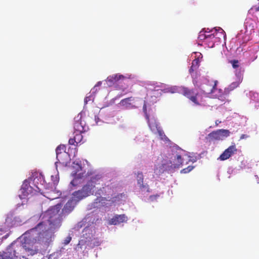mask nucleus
I'll return each mask as SVG.
<instances>
[{"label":"nucleus","instance_id":"nucleus-1","mask_svg":"<svg viewBox=\"0 0 259 259\" xmlns=\"http://www.w3.org/2000/svg\"><path fill=\"white\" fill-rule=\"evenodd\" d=\"M52 237V232L47 230V225L45 222L38 223L34 227L26 231L21 236V244L18 246L22 247V250H24L27 254L33 255L38 252V248L35 244L39 241L46 239V241L49 238Z\"/></svg>","mask_w":259,"mask_h":259},{"label":"nucleus","instance_id":"nucleus-2","mask_svg":"<svg viewBox=\"0 0 259 259\" xmlns=\"http://www.w3.org/2000/svg\"><path fill=\"white\" fill-rule=\"evenodd\" d=\"M103 181L101 175H96L92 176L81 190L75 191L72 193L73 200L77 202L90 195L93 194L96 186L99 185H103Z\"/></svg>","mask_w":259,"mask_h":259},{"label":"nucleus","instance_id":"nucleus-3","mask_svg":"<svg viewBox=\"0 0 259 259\" xmlns=\"http://www.w3.org/2000/svg\"><path fill=\"white\" fill-rule=\"evenodd\" d=\"M62 205L60 203H58L52 207H51L48 211L47 214L49 215V222H50V225H51L50 229H47V230H49V231L52 232V236L53 235L54 232H53V229L54 230L55 228L53 227V226L55 225V224L56 222H58L59 223V212L61 209L62 208ZM46 224V223H45ZM47 226V225L46 224Z\"/></svg>","mask_w":259,"mask_h":259},{"label":"nucleus","instance_id":"nucleus-4","mask_svg":"<svg viewBox=\"0 0 259 259\" xmlns=\"http://www.w3.org/2000/svg\"><path fill=\"white\" fill-rule=\"evenodd\" d=\"M21 251L22 247L18 246V245H12L8 247L6 251H3L0 255L2 259H15L21 257L24 258L25 257L22 255Z\"/></svg>","mask_w":259,"mask_h":259},{"label":"nucleus","instance_id":"nucleus-5","mask_svg":"<svg viewBox=\"0 0 259 259\" xmlns=\"http://www.w3.org/2000/svg\"><path fill=\"white\" fill-rule=\"evenodd\" d=\"M230 132L228 130L220 129L213 131L207 135L209 141L223 140L230 136Z\"/></svg>","mask_w":259,"mask_h":259},{"label":"nucleus","instance_id":"nucleus-6","mask_svg":"<svg viewBox=\"0 0 259 259\" xmlns=\"http://www.w3.org/2000/svg\"><path fill=\"white\" fill-rule=\"evenodd\" d=\"M185 151L179 147L176 148L172 150L171 159L174 162L175 168H178L183 164V159L182 156Z\"/></svg>","mask_w":259,"mask_h":259},{"label":"nucleus","instance_id":"nucleus-7","mask_svg":"<svg viewBox=\"0 0 259 259\" xmlns=\"http://www.w3.org/2000/svg\"><path fill=\"white\" fill-rule=\"evenodd\" d=\"M218 83L217 80H207L205 83L201 85L200 89L204 94L214 93L215 90H217Z\"/></svg>","mask_w":259,"mask_h":259},{"label":"nucleus","instance_id":"nucleus-8","mask_svg":"<svg viewBox=\"0 0 259 259\" xmlns=\"http://www.w3.org/2000/svg\"><path fill=\"white\" fill-rule=\"evenodd\" d=\"M211 31L213 32V33L210 34H206L205 32H206V31H200L198 38L201 40H205V41H208V40L209 39H213L214 38H217L216 36L218 33L217 31H220L219 33H220L221 35H224V33H225L223 29L220 27H219L218 29L214 28L213 29L211 30Z\"/></svg>","mask_w":259,"mask_h":259},{"label":"nucleus","instance_id":"nucleus-9","mask_svg":"<svg viewBox=\"0 0 259 259\" xmlns=\"http://www.w3.org/2000/svg\"><path fill=\"white\" fill-rule=\"evenodd\" d=\"M181 92L184 96L188 98L195 104L197 105H199V103L198 101L197 98L198 95V93L197 92L196 93L193 90L189 89L186 87H183L182 88Z\"/></svg>","mask_w":259,"mask_h":259},{"label":"nucleus","instance_id":"nucleus-10","mask_svg":"<svg viewBox=\"0 0 259 259\" xmlns=\"http://www.w3.org/2000/svg\"><path fill=\"white\" fill-rule=\"evenodd\" d=\"M56 158L60 163H64L66 162L63 157H67V153L66 152V146L64 145H59L56 149Z\"/></svg>","mask_w":259,"mask_h":259},{"label":"nucleus","instance_id":"nucleus-11","mask_svg":"<svg viewBox=\"0 0 259 259\" xmlns=\"http://www.w3.org/2000/svg\"><path fill=\"white\" fill-rule=\"evenodd\" d=\"M237 151L235 144L234 143L231 146L226 149L223 153L220 156L219 159L222 161L229 159Z\"/></svg>","mask_w":259,"mask_h":259},{"label":"nucleus","instance_id":"nucleus-12","mask_svg":"<svg viewBox=\"0 0 259 259\" xmlns=\"http://www.w3.org/2000/svg\"><path fill=\"white\" fill-rule=\"evenodd\" d=\"M137 184L140 189L142 191H146L150 192V188L147 184H144V176L142 172H138L137 174Z\"/></svg>","mask_w":259,"mask_h":259},{"label":"nucleus","instance_id":"nucleus-13","mask_svg":"<svg viewBox=\"0 0 259 259\" xmlns=\"http://www.w3.org/2000/svg\"><path fill=\"white\" fill-rule=\"evenodd\" d=\"M127 220V218L125 214H116L109 221V224L117 225L126 222Z\"/></svg>","mask_w":259,"mask_h":259},{"label":"nucleus","instance_id":"nucleus-14","mask_svg":"<svg viewBox=\"0 0 259 259\" xmlns=\"http://www.w3.org/2000/svg\"><path fill=\"white\" fill-rule=\"evenodd\" d=\"M21 190L24 195L27 196L32 193L33 188L30 186L27 180H25L22 185Z\"/></svg>","mask_w":259,"mask_h":259},{"label":"nucleus","instance_id":"nucleus-15","mask_svg":"<svg viewBox=\"0 0 259 259\" xmlns=\"http://www.w3.org/2000/svg\"><path fill=\"white\" fill-rule=\"evenodd\" d=\"M77 202H75L74 200H73L72 198L71 199L69 200L65 205L64 208L63 209V211L65 213H70L71 211L74 209L75 205L76 204Z\"/></svg>","mask_w":259,"mask_h":259},{"label":"nucleus","instance_id":"nucleus-16","mask_svg":"<svg viewBox=\"0 0 259 259\" xmlns=\"http://www.w3.org/2000/svg\"><path fill=\"white\" fill-rule=\"evenodd\" d=\"M200 58H202L201 54H200L199 56L197 58L192 61L191 66L189 70L190 74H192L199 68L200 62Z\"/></svg>","mask_w":259,"mask_h":259},{"label":"nucleus","instance_id":"nucleus-17","mask_svg":"<svg viewBox=\"0 0 259 259\" xmlns=\"http://www.w3.org/2000/svg\"><path fill=\"white\" fill-rule=\"evenodd\" d=\"M73 127L75 131L74 133H83L85 131L81 122L79 120L74 121Z\"/></svg>","mask_w":259,"mask_h":259},{"label":"nucleus","instance_id":"nucleus-18","mask_svg":"<svg viewBox=\"0 0 259 259\" xmlns=\"http://www.w3.org/2000/svg\"><path fill=\"white\" fill-rule=\"evenodd\" d=\"M124 78V76L121 74H116L111 76H109L107 77V80L108 82L114 83V82H116L120 79H123Z\"/></svg>","mask_w":259,"mask_h":259},{"label":"nucleus","instance_id":"nucleus-19","mask_svg":"<svg viewBox=\"0 0 259 259\" xmlns=\"http://www.w3.org/2000/svg\"><path fill=\"white\" fill-rule=\"evenodd\" d=\"M231 91H232V90H231L228 87L225 89L224 91H223V93H222L221 94H215L214 97L220 100H224L226 97L228 96Z\"/></svg>","mask_w":259,"mask_h":259},{"label":"nucleus","instance_id":"nucleus-20","mask_svg":"<svg viewBox=\"0 0 259 259\" xmlns=\"http://www.w3.org/2000/svg\"><path fill=\"white\" fill-rule=\"evenodd\" d=\"M146 119L147 120L149 126L152 131H154L158 127V125L157 124L155 120L153 119L150 120L149 119V115L147 113H146Z\"/></svg>","mask_w":259,"mask_h":259},{"label":"nucleus","instance_id":"nucleus-21","mask_svg":"<svg viewBox=\"0 0 259 259\" xmlns=\"http://www.w3.org/2000/svg\"><path fill=\"white\" fill-rule=\"evenodd\" d=\"M44 193L45 194H44V196L49 199L53 200L58 198V196H54L53 195V194L55 193V192L53 190V188H52L51 192L46 191L45 192H44Z\"/></svg>","mask_w":259,"mask_h":259},{"label":"nucleus","instance_id":"nucleus-22","mask_svg":"<svg viewBox=\"0 0 259 259\" xmlns=\"http://www.w3.org/2000/svg\"><path fill=\"white\" fill-rule=\"evenodd\" d=\"M220 31H217L218 35H217V38H214L213 39H209L208 40V41H206L207 46L209 48H212L214 47V42L216 41L217 39L219 38L220 36H222L223 35H221L220 33H219Z\"/></svg>","mask_w":259,"mask_h":259},{"label":"nucleus","instance_id":"nucleus-23","mask_svg":"<svg viewBox=\"0 0 259 259\" xmlns=\"http://www.w3.org/2000/svg\"><path fill=\"white\" fill-rule=\"evenodd\" d=\"M156 130H157L158 135L161 140H164L167 139V137L164 134V132L160 128V127L158 126Z\"/></svg>","mask_w":259,"mask_h":259},{"label":"nucleus","instance_id":"nucleus-24","mask_svg":"<svg viewBox=\"0 0 259 259\" xmlns=\"http://www.w3.org/2000/svg\"><path fill=\"white\" fill-rule=\"evenodd\" d=\"M73 168H75V170L73 171L72 172V174L73 175L76 176L77 172L78 171H79L81 170L82 167L81 165L80 164L78 163H75V162L73 163Z\"/></svg>","mask_w":259,"mask_h":259},{"label":"nucleus","instance_id":"nucleus-25","mask_svg":"<svg viewBox=\"0 0 259 259\" xmlns=\"http://www.w3.org/2000/svg\"><path fill=\"white\" fill-rule=\"evenodd\" d=\"M241 81L240 80V79H239L238 81L233 82L230 84V85H229V89H231V90H234L235 89H236L237 87L239 86Z\"/></svg>","mask_w":259,"mask_h":259},{"label":"nucleus","instance_id":"nucleus-26","mask_svg":"<svg viewBox=\"0 0 259 259\" xmlns=\"http://www.w3.org/2000/svg\"><path fill=\"white\" fill-rule=\"evenodd\" d=\"M75 133V136H74V138H75V139L76 140V144H78L79 143H80L81 140H82V136L81 135V133Z\"/></svg>","mask_w":259,"mask_h":259},{"label":"nucleus","instance_id":"nucleus-27","mask_svg":"<svg viewBox=\"0 0 259 259\" xmlns=\"http://www.w3.org/2000/svg\"><path fill=\"white\" fill-rule=\"evenodd\" d=\"M52 181L53 182V184L54 186H56L59 181V177L58 175H56L55 176H51Z\"/></svg>","mask_w":259,"mask_h":259},{"label":"nucleus","instance_id":"nucleus-28","mask_svg":"<svg viewBox=\"0 0 259 259\" xmlns=\"http://www.w3.org/2000/svg\"><path fill=\"white\" fill-rule=\"evenodd\" d=\"M194 168V166L189 165L187 167L184 168L181 170V173L182 174H187L190 171H191Z\"/></svg>","mask_w":259,"mask_h":259},{"label":"nucleus","instance_id":"nucleus-29","mask_svg":"<svg viewBox=\"0 0 259 259\" xmlns=\"http://www.w3.org/2000/svg\"><path fill=\"white\" fill-rule=\"evenodd\" d=\"M230 63L232 64L234 68H237L239 66V62L237 60H233L230 61Z\"/></svg>","mask_w":259,"mask_h":259},{"label":"nucleus","instance_id":"nucleus-30","mask_svg":"<svg viewBox=\"0 0 259 259\" xmlns=\"http://www.w3.org/2000/svg\"><path fill=\"white\" fill-rule=\"evenodd\" d=\"M61 255L60 251H57L50 255L49 259H52L53 258L54 259L59 258L60 255Z\"/></svg>","mask_w":259,"mask_h":259},{"label":"nucleus","instance_id":"nucleus-31","mask_svg":"<svg viewBox=\"0 0 259 259\" xmlns=\"http://www.w3.org/2000/svg\"><path fill=\"white\" fill-rule=\"evenodd\" d=\"M71 240V237L70 236L67 237L64 240L63 244L64 245H67Z\"/></svg>","mask_w":259,"mask_h":259},{"label":"nucleus","instance_id":"nucleus-32","mask_svg":"<svg viewBox=\"0 0 259 259\" xmlns=\"http://www.w3.org/2000/svg\"><path fill=\"white\" fill-rule=\"evenodd\" d=\"M68 143L70 145H74L75 143H76L75 138L74 137L73 138H70L69 140Z\"/></svg>","mask_w":259,"mask_h":259},{"label":"nucleus","instance_id":"nucleus-33","mask_svg":"<svg viewBox=\"0 0 259 259\" xmlns=\"http://www.w3.org/2000/svg\"><path fill=\"white\" fill-rule=\"evenodd\" d=\"M222 93H223V91L222 89H218L215 90V93L214 94V96L215 94H221Z\"/></svg>","mask_w":259,"mask_h":259},{"label":"nucleus","instance_id":"nucleus-34","mask_svg":"<svg viewBox=\"0 0 259 259\" xmlns=\"http://www.w3.org/2000/svg\"><path fill=\"white\" fill-rule=\"evenodd\" d=\"M132 97H130V98H126V99H123L122 101H121V102L122 103H126L127 101H131L132 100Z\"/></svg>","mask_w":259,"mask_h":259},{"label":"nucleus","instance_id":"nucleus-35","mask_svg":"<svg viewBox=\"0 0 259 259\" xmlns=\"http://www.w3.org/2000/svg\"><path fill=\"white\" fill-rule=\"evenodd\" d=\"M248 137V136H247L246 135H245V134H242L240 136V140H242V139H246V138H247Z\"/></svg>","mask_w":259,"mask_h":259},{"label":"nucleus","instance_id":"nucleus-36","mask_svg":"<svg viewBox=\"0 0 259 259\" xmlns=\"http://www.w3.org/2000/svg\"><path fill=\"white\" fill-rule=\"evenodd\" d=\"M159 196L158 195L150 196V198L151 200H153L154 198H156Z\"/></svg>","mask_w":259,"mask_h":259},{"label":"nucleus","instance_id":"nucleus-37","mask_svg":"<svg viewBox=\"0 0 259 259\" xmlns=\"http://www.w3.org/2000/svg\"><path fill=\"white\" fill-rule=\"evenodd\" d=\"M89 100H90V99H89V97H85L84 98V102L85 104H87V103H88V102L89 101Z\"/></svg>","mask_w":259,"mask_h":259},{"label":"nucleus","instance_id":"nucleus-38","mask_svg":"<svg viewBox=\"0 0 259 259\" xmlns=\"http://www.w3.org/2000/svg\"><path fill=\"white\" fill-rule=\"evenodd\" d=\"M76 178H75L71 182V183L73 185H75V183L76 182Z\"/></svg>","mask_w":259,"mask_h":259},{"label":"nucleus","instance_id":"nucleus-39","mask_svg":"<svg viewBox=\"0 0 259 259\" xmlns=\"http://www.w3.org/2000/svg\"><path fill=\"white\" fill-rule=\"evenodd\" d=\"M101 84V82L99 81L97 83V84H96V86H99V85H100Z\"/></svg>","mask_w":259,"mask_h":259},{"label":"nucleus","instance_id":"nucleus-40","mask_svg":"<svg viewBox=\"0 0 259 259\" xmlns=\"http://www.w3.org/2000/svg\"><path fill=\"white\" fill-rule=\"evenodd\" d=\"M219 123H221V121H218V120H217V121H215V124H216L217 125H218V124H219Z\"/></svg>","mask_w":259,"mask_h":259},{"label":"nucleus","instance_id":"nucleus-41","mask_svg":"<svg viewBox=\"0 0 259 259\" xmlns=\"http://www.w3.org/2000/svg\"><path fill=\"white\" fill-rule=\"evenodd\" d=\"M36 187L38 190L39 189V188L38 187V186H36Z\"/></svg>","mask_w":259,"mask_h":259},{"label":"nucleus","instance_id":"nucleus-42","mask_svg":"<svg viewBox=\"0 0 259 259\" xmlns=\"http://www.w3.org/2000/svg\"><path fill=\"white\" fill-rule=\"evenodd\" d=\"M48 190H49V189H46V191H48Z\"/></svg>","mask_w":259,"mask_h":259},{"label":"nucleus","instance_id":"nucleus-43","mask_svg":"<svg viewBox=\"0 0 259 259\" xmlns=\"http://www.w3.org/2000/svg\"><path fill=\"white\" fill-rule=\"evenodd\" d=\"M98 194H99V195H101L100 192H98Z\"/></svg>","mask_w":259,"mask_h":259},{"label":"nucleus","instance_id":"nucleus-44","mask_svg":"<svg viewBox=\"0 0 259 259\" xmlns=\"http://www.w3.org/2000/svg\"><path fill=\"white\" fill-rule=\"evenodd\" d=\"M257 96L258 97L259 96V94H256Z\"/></svg>","mask_w":259,"mask_h":259}]
</instances>
